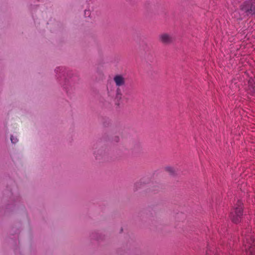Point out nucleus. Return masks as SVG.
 Masks as SVG:
<instances>
[{
	"instance_id": "f257e3e1",
	"label": "nucleus",
	"mask_w": 255,
	"mask_h": 255,
	"mask_svg": "<svg viewBox=\"0 0 255 255\" xmlns=\"http://www.w3.org/2000/svg\"><path fill=\"white\" fill-rule=\"evenodd\" d=\"M241 15L238 19H243L244 17L255 15V0H249L245 1L240 5Z\"/></svg>"
},
{
	"instance_id": "f03ea898",
	"label": "nucleus",
	"mask_w": 255,
	"mask_h": 255,
	"mask_svg": "<svg viewBox=\"0 0 255 255\" xmlns=\"http://www.w3.org/2000/svg\"><path fill=\"white\" fill-rule=\"evenodd\" d=\"M244 245L247 254L255 255V234H245Z\"/></svg>"
},
{
	"instance_id": "7ed1b4c3",
	"label": "nucleus",
	"mask_w": 255,
	"mask_h": 255,
	"mask_svg": "<svg viewBox=\"0 0 255 255\" xmlns=\"http://www.w3.org/2000/svg\"><path fill=\"white\" fill-rule=\"evenodd\" d=\"M243 203L238 201L236 207L230 214V218L235 223H238L241 220L243 215Z\"/></svg>"
},
{
	"instance_id": "20e7f679",
	"label": "nucleus",
	"mask_w": 255,
	"mask_h": 255,
	"mask_svg": "<svg viewBox=\"0 0 255 255\" xmlns=\"http://www.w3.org/2000/svg\"><path fill=\"white\" fill-rule=\"evenodd\" d=\"M114 81L116 84V85L118 87H122L125 85L126 79L125 77L120 74L116 75L114 77Z\"/></svg>"
},
{
	"instance_id": "39448f33",
	"label": "nucleus",
	"mask_w": 255,
	"mask_h": 255,
	"mask_svg": "<svg viewBox=\"0 0 255 255\" xmlns=\"http://www.w3.org/2000/svg\"><path fill=\"white\" fill-rule=\"evenodd\" d=\"M159 40L161 42L165 44H168L172 42V36L167 33H163L159 36Z\"/></svg>"
},
{
	"instance_id": "423d86ee",
	"label": "nucleus",
	"mask_w": 255,
	"mask_h": 255,
	"mask_svg": "<svg viewBox=\"0 0 255 255\" xmlns=\"http://www.w3.org/2000/svg\"><path fill=\"white\" fill-rule=\"evenodd\" d=\"M248 93L255 96V79H250L248 82Z\"/></svg>"
},
{
	"instance_id": "0eeeda50",
	"label": "nucleus",
	"mask_w": 255,
	"mask_h": 255,
	"mask_svg": "<svg viewBox=\"0 0 255 255\" xmlns=\"http://www.w3.org/2000/svg\"><path fill=\"white\" fill-rule=\"evenodd\" d=\"M105 151L103 148H99V149H95L94 151V154L96 158H100L101 156L105 154Z\"/></svg>"
},
{
	"instance_id": "6e6552de",
	"label": "nucleus",
	"mask_w": 255,
	"mask_h": 255,
	"mask_svg": "<svg viewBox=\"0 0 255 255\" xmlns=\"http://www.w3.org/2000/svg\"><path fill=\"white\" fill-rule=\"evenodd\" d=\"M122 97V93L121 90L118 88L117 90L116 98L120 100Z\"/></svg>"
},
{
	"instance_id": "1a4fd4ad",
	"label": "nucleus",
	"mask_w": 255,
	"mask_h": 255,
	"mask_svg": "<svg viewBox=\"0 0 255 255\" xmlns=\"http://www.w3.org/2000/svg\"><path fill=\"white\" fill-rule=\"evenodd\" d=\"M10 140L12 143H16L18 141L17 138L12 135L11 136Z\"/></svg>"
},
{
	"instance_id": "9d476101",
	"label": "nucleus",
	"mask_w": 255,
	"mask_h": 255,
	"mask_svg": "<svg viewBox=\"0 0 255 255\" xmlns=\"http://www.w3.org/2000/svg\"><path fill=\"white\" fill-rule=\"evenodd\" d=\"M166 170L169 172H172L173 171V169L171 167H166Z\"/></svg>"
},
{
	"instance_id": "9b49d317",
	"label": "nucleus",
	"mask_w": 255,
	"mask_h": 255,
	"mask_svg": "<svg viewBox=\"0 0 255 255\" xmlns=\"http://www.w3.org/2000/svg\"><path fill=\"white\" fill-rule=\"evenodd\" d=\"M63 70L62 68L58 67L55 69V71L58 72L59 71H62Z\"/></svg>"
},
{
	"instance_id": "f8f14e48",
	"label": "nucleus",
	"mask_w": 255,
	"mask_h": 255,
	"mask_svg": "<svg viewBox=\"0 0 255 255\" xmlns=\"http://www.w3.org/2000/svg\"><path fill=\"white\" fill-rule=\"evenodd\" d=\"M234 16H236V12L234 13Z\"/></svg>"
},
{
	"instance_id": "ddd939ff",
	"label": "nucleus",
	"mask_w": 255,
	"mask_h": 255,
	"mask_svg": "<svg viewBox=\"0 0 255 255\" xmlns=\"http://www.w3.org/2000/svg\"><path fill=\"white\" fill-rule=\"evenodd\" d=\"M247 254L249 255H251L250 254Z\"/></svg>"
},
{
	"instance_id": "4468645a",
	"label": "nucleus",
	"mask_w": 255,
	"mask_h": 255,
	"mask_svg": "<svg viewBox=\"0 0 255 255\" xmlns=\"http://www.w3.org/2000/svg\"><path fill=\"white\" fill-rule=\"evenodd\" d=\"M247 254L249 255H251L250 254Z\"/></svg>"
},
{
	"instance_id": "2eb2a0df",
	"label": "nucleus",
	"mask_w": 255,
	"mask_h": 255,
	"mask_svg": "<svg viewBox=\"0 0 255 255\" xmlns=\"http://www.w3.org/2000/svg\"><path fill=\"white\" fill-rule=\"evenodd\" d=\"M208 254H209V253H207V255H208Z\"/></svg>"
}]
</instances>
